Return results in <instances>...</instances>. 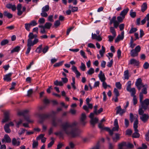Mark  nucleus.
Wrapping results in <instances>:
<instances>
[{
    "label": "nucleus",
    "mask_w": 149,
    "mask_h": 149,
    "mask_svg": "<svg viewBox=\"0 0 149 149\" xmlns=\"http://www.w3.org/2000/svg\"><path fill=\"white\" fill-rule=\"evenodd\" d=\"M77 123L75 121L72 123L65 122L61 125L62 131L55 132L54 134L59 136L60 137H63L64 133L73 138L78 136L80 133L81 131L77 127Z\"/></svg>",
    "instance_id": "obj_1"
},
{
    "label": "nucleus",
    "mask_w": 149,
    "mask_h": 149,
    "mask_svg": "<svg viewBox=\"0 0 149 149\" xmlns=\"http://www.w3.org/2000/svg\"><path fill=\"white\" fill-rule=\"evenodd\" d=\"M35 38V35L32 33H30L28 35V39L27 41V48L26 53L28 54L30 52L31 49V47H33L34 45L36 44L39 42L38 39L35 38L33 41L32 39Z\"/></svg>",
    "instance_id": "obj_2"
},
{
    "label": "nucleus",
    "mask_w": 149,
    "mask_h": 149,
    "mask_svg": "<svg viewBox=\"0 0 149 149\" xmlns=\"http://www.w3.org/2000/svg\"><path fill=\"white\" fill-rule=\"evenodd\" d=\"M29 111L28 110H25L22 111H19L18 115L19 116H22L24 117L26 120L29 122H32V121L30 120L29 117L28 116V113Z\"/></svg>",
    "instance_id": "obj_3"
},
{
    "label": "nucleus",
    "mask_w": 149,
    "mask_h": 149,
    "mask_svg": "<svg viewBox=\"0 0 149 149\" xmlns=\"http://www.w3.org/2000/svg\"><path fill=\"white\" fill-rule=\"evenodd\" d=\"M141 50V47L139 45L137 46L134 49H132L130 52L131 56L132 57L137 56L138 53Z\"/></svg>",
    "instance_id": "obj_4"
},
{
    "label": "nucleus",
    "mask_w": 149,
    "mask_h": 149,
    "mask_svg": "<svg viewBox=\"0 0 149 149\" xmlns=\"http://www.w3.org/2000/svg\"><path fill=\"white\" fill-rule=\"evenodd\" d=\"M135 85L139 91H140L142 88L145 86L142 83V80L141 78L137 79L135 83Z\"/></svg>",
    "instance_id": "obj_5"
},
{
    "label": "nucleus",
    "mask_w": 149,
    "mask_h": 149,
    "mask_svg": "<svg viewBox=\"0 0 149 149\" xmlns=\"http://www.w3.org/2000/svg\"><path fill=\"white\" fill-rule=\"evenodd\" d=\"M56 113V111H52L51 113L42 114L40 115V117L42 119L44 120L49 117L52 115H55Z\"/></svg>",
    "instance_id": "obj_6"
},
{
    "label": "nucleus",
    "mask_w": 149,
    "mask_h": 149,
    "mask_svg": "<svg viewBox=\"0 0 149 149\" xmlns=\"http://www.w3.org/2000/svg\"><path fill=\"white\" fill-rule=\"evenodd\" d=\"M94 115L95 114H93V113H91L89 116L91 119L90 121L91 123L93 126H94L97 123L98 120V119L97 118H93Z\"/></svg>",
    "instance_id": "obj_7"
},
{
    "label": "nucleus",
    "mask_w": 149,
    "mask_h": 149,
    "mask_svg": "<svg viewBox=\"0 0 149 149\" xmlns=\"http://www.w3.org/2000/svg\"><path fill=\"white\" fill-rule=\"evenodd\" d=\"M113 23V26L115 28H117L118 26V22L116 20V17L115 16H113L110 21L109 24L111 25Z\"/></svg>",
    "instance_id": "obj_8"
},
{
    "label": "nucleus",
    "mask_w": 149,
    "mask_h": 149,
    "mask_svg": "<svg viewBox=\"0 0 149 149\" xmlns=\"http://www.w3.org/2000/svg\"><path fill=\"white\" fill-rule=\"evenodd\" d=\"M142 107L144 110L146 109L149 104V99H146L140 103Z\"/></svg>",
    "instance_id": "obj_9"
},
{
    "label": "nucleus",
    "mask_w": 149,
    "mask_h": 149,
    "mask_svg": "<svg viewBox=\"0 0 149 149\" xmlns=\"http://www.w3.org/2000/svg\"><path fill=\"white\" fill-rule=\"evenodd\" d=\"M116 114H119L120 116H122L123 113L125 112L126 109H122L120 106L116 107Z\"/></svg>",
    "instance_id": "obj_10"
},
{
    "label": "nucleus",
    "mask_w": 149,
    "mask_h": 149,
    "mask_svg": "<svg viewBox=\"0 0 149 149\" xmlns=\"http://www.w3.org/2000/svg\"><path fill=\"white\" fill-rule=\"evenodd\" d=\"M139 61L136 59L132 58L131 59L130 61L129 64L133 65L134 66H139Z\"/></svg>",
    "instance_id": "obj_11"
},
{
    "label": "nucleus",
    "mask_w": 149,
    "mask_h": 149,
    "mask_svg": "<svg viewBox=\"0 0 149 149\" xmlns=\"http://www.w3.org/2000/svg\"><path fill=\"white\" fill-rule=\"evenodd\" d=\"M86 118V116L85 113H83L81 114L80 118V123L81 125H85L86 123L85 120Z\"/></svg>",
    "instance_id": "obj_12"
},
{
    "label": "nucleus",
    "mask_w": 149,
    "mask_h": 149,
    "mask_svg": "<svg viewBox=\"0 0 149 149\" xmlns=\"http://www.w3.org/2000/svg\"><path fill=\"white\" fill-rule=\"evenodd\" d=\"M9 119V113L8 111H6L4 113V118L2 120V122L4 123L8 121Z\"/></svg>",
    "instance_id": "obj_13"
},
{
    "label": "nucleus",
    "mask_w": 149,
    "mask_h": 149,
    "mask_svg": "<svg viewBox=\"0 0 149 149\" xmlns=\"http://www.w3.org/2000/svg\"><path fill=\"white\" fill-rule=\"evenodd\" d=\"M140 119L144 123H145L149 119V116L148 114L144 113L140 117Z\"/></svg>",
    "instance_id": "obj_14"
},
{
    "label": "nucleus",
    "mask_w": 149,
    "mask_h": 149,
    "mask_svg": "<svg viewBox=\"0 0 149 149\" xmlns=\"http://www.w3.org/2000/svg\"><path fill=\"white\" fill-rule=\"evenodd\" d=\"M72 69L73 71L76 74V76L77 77H79L81 75L80 73L78 71L77 68L74 66L73 65L72 66Z\"/></svg>",
    "instance_id": "obj_15"
},
{
    "label": "nucleus",
    "mask_w": 149,
    "mask_h": 149,
    "mask_svg": "<svg viewBox=\"0 0 149 149\" xmlns=\"http://www.w3.org/2000/svg\"><path fill=\"white\" fill-rule=\"evenodd\" d=\"M11 141V139L8 134H5L4 138L2 140V142L3 143H4L5 141L6 143H10Z\"/></svg>",
    "instance_id": "obj_16"
},
{
    "label": "nucleus",
    "mask_w": 149,
    "mask_h": 149,
    "mask_svg": "<svg viewBox=\"0 0 149 149\" xmlns=\"http://www.w3.org/2000/svg\"><path fill=\"white\" fill-rule=\"evenodd\" d=\"M92 38L93 39H95L98 41H100L102 40V38L100 35L97 36L95 34H92Z\"/></svg>",
    "instance_id": "obj_17"
},
{
    "label": "nucleus",
    "mask_w": 149,
    "mask_h": 149,
    "mask_svg": "<svg viewBox=\"0 0 149 149\" xmlns=\"http://www.w3.org/2000/svg\"><path fill=\"white\" fill-rule=\"evenodd\" d=\"M6 7L9 9H11L12 11H15L16 10V8L15 5H13L11 3H8L7 4Z\"/></svg>",
    "instance_id": "obj_18"
},
{
    "label": "nucleus",
    "mask_w": 149,
    "mask_h": 149,
    "mask_svg": "<svg viewBox=\"0 0 149 149\" xmlns=\"http://www.w3.org/2000/svg\"><path fill=\"white\" fill-rule=\"evenodd\" d=\"M98 77L100 81H104L106 80V78L105 77L104 74L102 73V71H100V73L98 75Z\"/></svg>",
    "instance_id": "obj_19"
},
{
    "label": "nucleus",
    "mask_w": 149,
    "mask_h": 149,
    "mask_svg": "<svg viewBox=\"0 0 149 149\" xmlns=\"http://www.w3.org/2000/svg\"><path fill=\"white\" fill-rule=\"evenodd\" d=\"M12 75V73H11L6 74L4 76L3 79L4 81H11V79L10 77Z\"/></svg>",
    "instance_id": "obj_20"
},
{
    "label": "nucleus",
    "mask_w": 149,
    "mask_h": 149,
    "mask_svg": "<svg viewBox=\"0 0 149 149\" xmlns=\"http://www.w3.org/2000/svg\"><path fill=\"white\" fill-rule=\"evenodd\" d=\"M22 8V5L21 4H19L17 6V9L18 10L17 14L19 16L21 15L22 13L23 12L21 10Z\"/></svg>",
    "instance_id": "obj_21"
},
{
    "label": "nucleus",
    "mask_w": 149,
    "mask_h": 149,
    "mask_svg": "<svg viewBox=\"0 0 149 149\" xmlns=\"http://www.w3.org/2000/svg\"><path fill=\"white\" fill-rule=\"evenodd\" d=\"M61 120L60 119L56 120L55 119H53L52 124V125L55 127H56L58 125L59 123H61Z\"/></svg>",
    "instance_id": "obj_22"
},
{
    "label": "nucleus",
    "mask_w": 149,
    "mask_h": 149,
    "mask_svg": "<svg viewBox=\"0 0 149 149\" xmlns=\"http://www.w3.org/2000/svg\"><path fill=\"white\" fill-rule=\"evenodd\" d=\"M129 10V9L128 8L124 9L120 13V15L123 17V18H125V16L127 14Z\"/></svg>",
    "instance_id": "obj_23"
},
{
    "label": "nucleus",
    "mask_w": 149,
    "mask_h": 149,
    "mask_svg": "<svg viewBox=\"0 0 149 149\" xmlns=\"http://www.w3.org/2000/svg\"><path fill=\"white\" fill-rule=\"evenodd\" d=\"M127 90L129 92L131 93V96L133 97L134 96H135V95L136 94V92L135 88H129L128 90L127 89Z\"/></svg>",
    "instance_id": "obj_24"
},
{
    "label": "nucleus",
    "mask_w": 149,
    "mask_h": 149,
    "mask_svg": "<svg viewBox=\"0 0 149 149\" xmlns=\"http://www.w3.org/2000/svg\"><path fill=\"white\" fill-rule=\"evenodd\" d=\"M20 142L19 141H17L15 138H13L12 139V143L13 145L18 146L20 144Z\"/></svg>",
    "instance_id": "obj_25"
},
{
    "label": "nucleus",
    "mask_w": 149,
    "mask_h": 149,
    "mask_svg": "<svg viewBox=\"0 0 149 149\" xmlns=\"http://www.w3.org/2000/svg\"><path fill=\"white\" fill-rule=\"evenodd\" d=\"M138 116H137V117L136 118V120L134 122L133 127L134 129V130H135L136 131H137L138 128V121L137 119Z\"/></svg>",
    "instance_id": "obj_26"
},
{
    "label": "nucleus",
    "mask_w": 149,
    "mask_h": 149,
    "mask_svg": "<svg viewBox=\"0 0 149 149\" xmlns=\"http://www.w3.org/2000/svg\"><path fill=\"white\" fill-rule=\"evenodd\" d=\"M147 5L146 3L144 2L143 3L141 6V11L142 12H143L147 9Z\"/></svg>",
    "instance_id": "obj_27"
},
{
    "label": "nucleus",
    "mask_w": 149,
    "mask_h": 149,
    "mask_svg": "<svg viewBox=\"0 0 149 149\" xmlns=\"http://www.w3.org/2000/svg\"><path fill=\"white\" fill-rule=\"evenodd\" d=\"M69 8L72 12L77 11L78 10V8L77 7L73 6L71 5L69 6Z\"/></svg>",
    "instance_id": "obj_28"
},
{
    "label": "nucleus",
    "mask_w": 149,
    "mask_h": 149,
    "mask_svg": "<svg viewBox=\"0 0 149 149\" xmlns=\"http://www.w3.org/2000/svg\"><path fill=\"white\" fill-rule=\"evenodd\" d=\"M4 130L5 132L7 133H10L11 130L9 128V127L8 124H6L4 126Z\"/></svg>",
    "instance_id": "obj_29"
},
{
    "label": "nucleus",
    "mask_w": 149,
    "mask_h": 149,
    "mask_svg": "<svg viewBox=\"0 0 149 149\" xmlns=\"http://www.w3.org/2000/svg\"><path fill=\"white\" fill-rule=\"evenodd\" d=\"M20 49V47L19 46H17L13 48L11 51V53H13L15 52H18Z\"/></svg>",
    "instance_id": "obj_30"
},
{
    "label": "nucleus",
    "mask_w": 149,
    "mask_h": 149,
    "mask_svg": "<svg viewBox=\"0 0 149 149\" xmlns=\"http://www.w3.org/2000/svg\"><path fill=\"white\" fill-rule=\"evenodd\" d=\"M120 135L118 133L115 134V137H113L112 139L113 141L116 142L120 139Z\"/></svg>",
    "instance_id": "obj_31"
},
{
    "label": "nucleus",
    "mask_w": 149,
    "mask_h": 149,
    "mask_svg": "<svg viewBox=\"0 0 149 149\" xmlns=\"http://www.w3.org/2000/svg\"><path fill=\"white\" fill-rule=\"evenodd\" d=\"M4 15L8 18H11L13 17V15L7 11H5L3 13Z\"/></svg>",
    "instance_id": "obj_32"
},
{
    "label": "nucleus",
    "mask_w": 149,
    "mask_h": 149,
    "mask_svg": "<svg viewBox=\"0 0 149 149\" xmlns=\"http://www.w3.org/2000/svg\"><path fill=\"white\" fill-rule=\"evenodd\" d=\"M49 10V5H46L43 6L41 10L42 12H48Z\"/></svg>",
    "instance_id": "obj_33"
},
{
    "label": "nucleus",
    "mask_w": 149,
    "mask_h": 149,
    "mask_svg": "<svg viewBox=\"0 0 149 149\" xmlns=\"http://www.w3.org/2000/svg\"><path fill=\"white\" fill-rule=\"evenodd\" d=\"M115 27L114 26H111L110 28V32L113 35H114V36H116V32L115 29Z\"/></svg>",
    "instance_id": "obj_34"
},
{
    "label": "nucleus",
    "mask_w": 149,
    "mask_h": 149,
    "mask_svg": "<svg viewBox=\"0 0 149 149\" xmlns=\"http://www.w3.org/2000/svg\"><path fill=\"white\" fill-rule=\"evenodd\" d=\"M105 47L102 46V49L99 51V53L101 56H103L105 52Z\"/></svg>",
    "instance_id": "obj_35"
},
{
    "label": "nucleus",
    "mask_w": 149,
    "mask_h": 149,
    "mask_svg": "<svg viewBox=\"0 0 149 149\" xmlns=\"http://www.w3.org/2000/svg\"><path fill=\"white\" fill-rule=\"evenodd\" d=\"M52 25V24L49 22H46L45 25L44 27L45 28L47 29H50Z\"/></svg>",
    "instance_id": "obj_36"
},
{
    "label": "nucleus",
    "mask_w": 149,
    "mask_h": 149,
    "mask_svg": "<svg viewBox=\"0 0 149 149\" xmlns=\"http://www.w3.org/2000/svg\"><path fill=\"white\" fill-rule=\"evenodd\" d=\"M130 120L131 122L132 123L134 120L135 119V120H136V118L137 117V115H136L135 116H134L133 114L132 113H130Z\"/></svg>",
    "instance_id": "obj_37"
},
{
    "label": "nucleus",
    "mask_w": 149,
    "mask_h": 149,
    "mask_svg": "<svg viewBox=\"0 0 149 149\" xmlns=\"http://www.w3.org/2000/svg\"><path fill=\"white\" fill-rule=\"evenodd\" d=\"M124 79L127 80L129 79V71L128 70H127L124 72Z\"/></svg>",
    "instance_id": "obj_38"
},
{
    "label": "nucleus",
    "mask_w": 149,
    "mask_h": 149,
    "mask_svg": "<svg viewBox=\"0 0 149 149\" xmlns=\"http://www.w3.org/2000/svg\"><path fill=\"white\" fill-rule=\"evenodd\" d=\"M134 41L133 40V38L132 37H131V40H130V47L133 49V48L136 45V44L135 43H133Z\"/></svg>",
    "instance_id": "obj_39"
},
{
    "label": "nucleus",
    "mask_w": 149,
    "mask_h": 149,
    "mask_svg": "<svg viewBox=\"0 0 149 149\" xmlns=\"http://www.w3.org/2000/svg\"><path fill=\"white\" fill-rule=\"evenodd\" d=\"M135 132L132 134V137L134 138H138L139 136L140 135L138 133V130H137V131L134 130Z\"/></svg>",
    "instance_id": "obj_40"
},
{
    "label": "nucleus",
    "mask_w": 149,
    "mask_h": 149,
    "mask_svg": "<svg viewBox=\"0 0 149 149\" xmlns=\"http://www.w3.org/2000/svg\"><path fill=\"white\" fill-rule=\"evenodd\" d=\"M42 44L40 45L38 47L36 50V52H37L38 53H40L41 52L42 48Z\"/></svg>",
    "instance_id": "obj_41"
},
{
    "label": "nucleus",
    "mask_w": 149,
    "mask_h": 149,
    "mask_svg": "<svg viewBox=\"0 0 149 149\" xmlns=\"http://www.w3.org/2000/svg\"><path fill=\"white\" fill-rule=\"evenodd\" d=\"M130 15L132 18H134L136 15V13L135 12H133V10H131L130 11Z\"/></svg>",
    "instance_id": "obj_42"
},
{
    "label": "nucleus",
    "mask_w": 149,
    "mask_h": 149,
    "mask_svg": "<svg viewBox=\"0 0 149 149\" xmlns=\"http://www.w3.org/2000/svg\"><path fill=\"white\" fill-rule=\"evenodd\" d=\"M100 149V144L99 142H98L97 143V144L92 147L90 148V149Z\"/></svg>",
    "instance_id": "obj_43"
},
{
    "label": "nucleus",
    "mask_w": 149,
    "mask_h": 149,
    "mask_svg": "<svg viewBox=\"0 0 149 149\" xmlns=\"http://www.w3.org/2000/svg\"><path fill=\"white\" fill-rule=\"evenodd\" d=\"M149 16V14H148L145 17V18L143 19L141 21V24L142 25L144 24L145 23L146 21V20L147 21L148 17Z\"/></svg>",
    "instance_id": "obj_44"
},
{
    "label": "nucleus",
    "mask_w": 149,
    "mask_h": 149,
    "mask_svg": "<svg viewBox=\"0 0 149 149\" xmlns=\"http://www.w3.org/2000/svg\"><path fill=\"white\" fill-rule=\"evenodd\" d=\"M94 72V69L92 68H90V69L87 72V74H88L91 75L93 74Z\"/></svg>",
    "instance_id": "obj_45"
},
{
    "label": "nucleus",
    "mask_w": 149,
    "mask_h": 149,
    "mask_svg": "<svg viewBox=\"0 0 149 149\" xmlns=\"http://www.w3.org/2000/svg\"><path fill=\"white\" fill-rule=\"evenodd\" d=\"M103 130H105L109 132V134L111 135L112 136L113 134V131H111L109 127H104L103 129Z\"/></svg>",
    "instance_id": "obj_46"
},
{
    "label": "nucleus",
    "mask_w": 149,
    "mask_h": 149,
    "mask_svg": "<svg viewBox=\"0 0 149 149\" xmlns=\"http://www.w3.org/2000/svg\"><path fill=\"white\" fill-rule=\"evenodd\" d=\"M38 146V142L37 141L35 140L33 141V143L32 144V147L33 148H35L37 147Z\"/></svg>",
    "instance_id": "obj_47"
},
{
    "label": "nucleus",
    "mask_w": 149,
    "mask_h": 149,
    "mask_svg": "<svg viewBox=\"0 0 149 149\" xmlns=\"http://www.w3.org/2000/svg\"><path fill=\"white\" fill-rule=\"evenodd\" d=\"M54 85L56 86H62L63 85V83L62 81H58L57 80H56L54 82Z\"/></svg>",
    "instance_id": "obj_48"
},
{
    "label": "nucleus",
    "mask_w": 149,
    "mask_h": 149,
    "mask_svg": "<svg viewBox=\"0 0 149 149\" xmlns=\"http://www.w3.org/2000/svg\"><path fill=\"white\" fill-rule=\"evenodd\" d=\"M24 26L26 30L28 31H30V28L31 26L29 23H26L24 24Z\"/></svg>",
    "instance_id": "obj_49"
},
{
    "label": "nucleus",
    "mask_w": 149,
    "mask_h": 149,
    "mask_svg": "<svg viewBox=\"0 0 149 149\" xmlns=\"http://www.w3.org/2000/svg\"><path fill=\"white\" fill-rule=\"evenodd\" d=\"M51 139L52 141L48 144L47 147L48 148L51 147L54 143V138L53 137H51Z\"/></svg>",
    "instance_id": "obj_50"
},
{
    "label": "nucleus",
    "mask_w": 149,
    "mask_h": 149,
    "mask_svg": "<svg viewBox=\"0 0 149 149\" xmlns=\"http://www.w3.org/2000/svg\"><path fill=\"white\" fill-rule=\"evenodd\" d=\"M126 146V142H123L118 144V149H122L123 146Z\"/></svg>",
    "instance_id": "obj_51"
},
{
    "label": "nucleus",
    "mask_w": 149,
    "mask_h": 149,
    "mask_svg": "<svg viewBox=\"0 0 149 149\" xmlns=\"http://www.w3.org/2000/svg\"><path fill=\"white\" fill-rule=\"evenodd\" d=\"M124 18H123V17H121L120 16H118L117 17V22H118V25H119V23L122 22L123 21V19Z\"/></svg>",
    "instance_id": "obj_52"
},
{
    "label": "nucleus",
    "mask_w": 149,
    "mask_h": 149,
    "mask_svg": "<svg viewBox=\"0 0 149 149\" xmlns=\"http://www.w3.org/2000/svg\"><path fill=\"white\" fill-rule=\"evenodd\" d=\"M8 43V41L7 39L3 40L1 42V45L2 46Z\"/></svg>",
    "instance_id": "obj_53"
},
{
    "label": "nucleus",
    "mask_w": 149,
    "mask_h": 149,
    "mask_svg": "<svg viewBox=\"0 0 149 149\" xmlns=\"http://www.w3.org/2000/svg\"><path fill=\"white\" fill-rule=\"evenodd\" d=\"M64 61H61L60 62L56 63L54 65V67H58L61 66L63 64Z\"/></svg>",
    "instance_id": "obj_54"
},
{
    "label": "nucleus",
    "mask_w": 149,
    "mask_h": 149,
    "mask_svg": "<svg viewBox=\"0 0 149 149\" xmlns=\"http://www.w3.org/2000/svg\"><path fill=\"white\" fill-rule=\"evenodd\" d=\"M31 26H35L37 24V23L36 21L35 20L32 21L30 23Z\"/></svg>",
    "instance_id": "obj_55"
},
{
    "label": "nucleus",
    "mask_w": 149,
    "mask_h": 149,
    "mask_svg": "<svg viewBox=\"0 0 149 149\" xmlns=\"http://www.w3.org/2000/svg\"><path fill=\"white\" fill-rule=\"evenodd\" d=\"M80 68L81 70L84 71L85 70L86 67L85 65L83 63H81V66Z\"/></svg>",
    "instance_id": "obj_56"
},
{
    "label": "nucleus",
    "mask_w": 149,
    "mask_h": 149,
    "mask_svg": "<svg viewBox=\"0 0 149 149\" xmlns=\"http://www.w3.org/2000/svg\"><path fill=\"white\" fill-rule=\"evenodd\" d=\"M116 86L118 89L120 90L122 87V85L120 82H116Z\"/></svg>",
    "instance_id": "obj_57"
},
{
    "label": "nucleus",
    "mask_w": 149,
    "mask_h": 149,
    "mask_svg": "<svg viewBox=\"0 0 149 149\" xmlns=\"http://www.w3.org/2000/svg\"><path fill=\"white\" fill-rule=\"evenodd\" d=\"M72 82L71 83V85H72V87L74 88V89H76V87L74 85V84H75L74 77H72Z\"/></svg>",
    "instance_id": "obj_58"
},
{
    "label": "nucleus",
    "mask_w": 149,
    "mask_h": 149,
    "mask_svg": "<svg viewBox=\"0 0 149 149\" xmlns=\"http://www.w3.org/2000/svg\"><path fill=\"white\" fill-rule=\"evenodd\" d=\"M45 19L43 17L40 18L38 21L39 23L40 24H43L45 23Z\"/></svg>",
    "instance_id": "obj_59"
},
{
    "label": "nucleus",
    "mask_w": 149,
    "mask_h": 149,
    "mask_svg": "<svg viewBox=\"0 0 149 149\" xmlns=\"http://www.w3.org/2000/svg\"><path fill=\"white\" fill-rule=\"evenodd\" d=\"M26 131V130L25 129L22 128L20 129V130H19L18 132V134L19 135L24 134Z\"/></svg>",
    "instance_id": "obj_60"
},
{
    "label": "nucleus",
    "mask_w": 149,
    "mask_h": 149,
    "mask_svg": "<svg viewBox=\"0 0 149 149\" xmlns=\"http://www.w3.org/2000/svg\"><path fill=\"white\" fill-rule=\"evenodd\" d=\"M40 15L42 17H47L48 15L47 12H42V11Z\"/></svg>",
    "instance_id": "obj_61"
},
{
    "label": "nucleus",
    "mask_w": 149,
    "mask_h": 149,
    "mask_svg": "<svg viewBox=\"0 0 149 149\" xmlns=\"http://www.w3.org/2000/svg\"><path fill=\"white\" fill-rule=\"evenodd\" d=\"M114 93L116 96L118 97L119 96V93L117 89L116 88L114 89Z\"/></svg>",
    "instance_id": "obj_62"
},
{
    "label": "nucleus",
    "mask_w": 149,
    "mask_h": 149,
    "mask_svg": "<svg viewBox=\"0 0 149 149\" xmlns=\"http://www.w3.org/2000/svg\"><path fill=\"white\" fill-rule=\"evenodd\" d=\"M49 49V47L48 46H46L45 47H44L42 51V52L44 54H45L46 53L47 51H48V50Z\"/></svg>",
    "instance_id": "obj_63"
},
{
    "label": "nucleus",
    "mask_w": 149,
    "mask_h": 149,
    "mask_svg": "<svg viewBox=\"0 0 149 149\" xmlns=\"http://www.w3.org/2000/svg\"><path fill=\"white\" fill-rule=\"evenodd\" d=\"M116 36H114V35H113V36H111V35L109 36L108 37L109 41L110 42H112L113 41V39Z\"/></svg>",
    "instance_id": "obj_64"
}]
</instances>
